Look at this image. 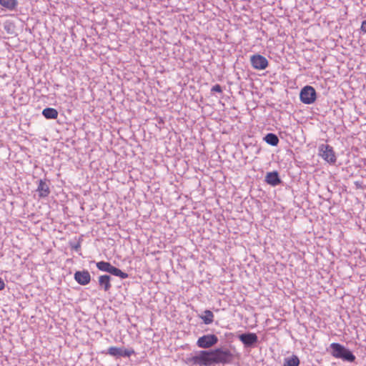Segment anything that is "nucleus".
Here are the masks:
<instances>
[{"label":"nucleus","instance_id":"obj_1","mask_svg":"<svg viewBox=\"0 0 366 366\" xmlns=\"http://www.w3.org/2000/svg\"><path fill=\"white\" fill-rule=\"evenodd\" d=\"M234 355L228 348H216L210 350H200L195 355H190L185 360L187 364L199 366L232 364Z\"/></svg>","mask_w":366,"mask_h":366},{"label":"nucleus","instance_id":"obj_2","mask_svg":"<svg viewBox=\"0 0 366 366\" xmlns=\"http://www.w3.org/2000/svg\"><path fill=\"white\" fill-rule=\"evenodd\" d=\"M331 349L330 354L335 358L342 359L343 361L348 362H355L356 357L352 352L344 345L333 342L330 346Z\"/></svg>","mask_w":366,"mask_h":366},{"label":"nucleus","instance_id":"obj_3","mask_svg":"<svg viewBox=\"0 0 366 366\" xmlns=\"http://www.w3.org/2000/svg\"><path fill=\"white\" fill-rule=\"evenodd\" d=\"M319 154L330 164H335L337 158L332 147L329 144H322L319 147Z\"/></svg>","mask_w":366,"mask_h":366},{"label":"nucleus","instance_id":"obj_4","mask_svg":"<svg viewBox=\"0 0 366 366\" xmlns=\"http://www.w3.org/2000/svg\"><path fill=\"white\" fill-rule=\"evenodd\" d=\"M300 98L305 104H312L316 99V91L311 86H305L300 92Z\"/></svg>","mask_w":366,"mask_h":366},{"label":"nucleus","instance_id":"obj_5","mask_svg":"<svg viewBox=\"0 0 366 366\" xmlns=\"http://www.w3.org/2000/svg\"><path fill=\"white\" fill-rule=\"evenodd\" d=\"M218 342V337L215 335H205L200 337L197 342V345L203 349L210 348Z\"/></svg>","mask_w":366,"mask_h":366},{"label":"nucleus","instance_id":"obj_6","mask_svg":"<svg viewBox=\"0 0 366 366\" xmlns=\"http://www.w3.org/2000/svg\"><path fill=\"white\" fill-rule=\"evenodd\" d=\"M107 354L115 357L116 358H119L121 357H130L131 355H134L135 352L132 348L125 349L124 347H110L108 348Z\"/></svg>","mask_w":366,"mask_h":366},{"label":"nucleus","instance_id":"obj_7","mask_svg":"<svg viewBox=\"0 0 366 366\" xmlns=\"http://www.w3.org/2000/svg\"><path fill=\"white\" fill-rule=\"evenodd\" d=\"M239 340L245 347H253L258 342V337L255 333L247 332L239 335Z\"/></svg>","mask_w":366,"mask_h":366},{"label":"nucleus","instance_id":"obj_8","mask_svg":"<svg viewBox=\"0 0 366 366\" xmlns=\"http://www.w3.org/2000/svg\"><path fill=\"white\" fill-rule=\"evenodd\" d=\"M250 61L252 66L255 69L262 70L266 69L268 66L267 59L260 54L252 55L250 58Z\"/></svg>","mask_w":366,"mask_h":366},{"label":"nucleus","instance_id":"obj_9","mask_svg":"<svg viewBox=\"0 0 366 366\" xmlns=\"http://www.w3.org/2000/svg\"><path fill=\"white\" fill-rule=\"evenodd\" d=\"M49 183V181L46 179L39 180L36 192L39 198H45L49 195L51 191Z\"/></svg>","mask_w":366,"mask_h":366},{"label":"nucleus","instance_id":"obj_10","mask_svg":"<svg viewBox=\"0 0 366 366\" xmlns=\"http://www.w3.org/2000/svg\"><path fill=\"white\" fill-rule=\"evenodd\" d=\"M74 280L81 285H86L91 281V275L87 270L76 271L74 273Z\"/></svg>","mask_w":366,"mask_h":366},{"label":"nucleus","instance_id":"obj_11","mask_svg":"<svg viewBox=\"0 0 366 366\" xmlns=\"http://www.w3.org/2000/svg\"><path fill=\"white\" fill-rule=\"evenodd\" d=\"M265 182L272 186H277L282 182L277 172H268L265 177Z\"/></svg>","mask_w":366,"mask_h":366},{"label":"nucleus","instance_id":"obj_12","mask_svg":"<svg viewBox=\"0 0 366 366\" xmlns=\"http://www.w3.org/2000/svg\"><path fill=\"white\" fill-rule=\"evenodd\" d=\"M110 281H111V277L107 274L101 275L99 277V285L102 288L104 289V290L105 292L109 291L112 287Z\"/></svg>","mask_w":366,"mask_h":366},{"label":"nucleus","instance_id":"obj_13","mask_svg":"<svg viewBox=\"0 0 366 366\" xmlns=\"http://www.w3.org/2000/svg\"><path fill=\"white\" fill-rule=\"evenodd\" d=\"M42 114L47 119H55L58 117V112L54 108L47 107L42 111Z\"/></svg>","mask_w":366,"mask_h":366},{"label":"nucleus","instance_id":"obj_14","mask_svg":"<svg viewBox=\"0 0 366 366\" xmlns=\"http://www.w3.org/2000/svg\"><path fill=\"white\" fill-rule=\"evenodd\" d=\"M300 359L297 355H292L285 358L283 366H299Z\"/></svg>","mask_w":366,"mask_h":366},{"label":"nucleus","instance_id":"obj_15","mask_svg":"<svg viewBox=\"0 0 366 366\" xmlns=\"http://www.w3.org/2000/svg\"><path fill=\"white\" fill-rule=\"evenodd\" d=\"M108 273L117 277H119L122 279H126L128 277L127 273L122 272L119 268H117L112 265L110 266Z\"/></svg>","mask_w":366,"mask_h":366},{"label":"nucleus","instance_id":"obj_16","mask_svg":"<svg viewBox=\"0 0 366 366\" xmlns=\"http://www.w3.org/2000/svg\"><path fill=\"white\" fill-rule=\"evenodd\" d=\"M264 140L271 146H277L279 143L278 137L273 133L267 134L264 137Z\"/></svg>","mask_w":366,"mask_h":366},{"label":"nucleus","instance_id":"obj_17","mask_svg":"<svg viewBox=\"0 0 366 366\" xmlns=\"http://www.w3.org/2000/svg\"><path fill=\"white\" fill-rule=\"evenodd\" d=\"M0 4L9 10H14L16 7L18 2L16 0H0Z\"/></svg>","mask_w":366,"mask_h":366},{"label":"nucleus","instance_id":"obj_18","mask_svg":"<svg viewBox=\"0 0 366 366\" xmlns=\"http://www.w3.org/2000/svg\"><path fill=\"white\" fill-rule=\"evenodd\" d=\"M204 315L201 316V319L203 320L205 325H209L214 321V315L212 311L209 310H206L204 312Z\"/></svg>","mask_w":366,"mask_h":366},{"label":"nucleus","instance_id":"obj_19","mask_svg":"<svg viewBox=\"0 0 366 366\" xmlns=\"http://www.w3.org/2000/svg\"><path fill=\"white\" fill-rule=\"evenodd\" d=\"M111 265L112 264H110V262H104V261H101V262H99L97 263V267L99 270L103 271V272H108L109 269Z\"/></svg>","mask_w":366,"mask_h":366},{"label":"nucleus","instance_id":"obj_20","mask_svg":"<svg viewBox=\"0 0 366 366\" xmlns=\"http://www.w3.org/2000/svg\"><path fill=\"white\" fill-rule=\"evenodd\" d=\"M211 92L222 93V86L219 84H215L214 86H213L212 87Z\"/></svg>","mask_w":366,"mask_h":366},{"label":"nucleus","instance_id":"obj_21","mask_svg":"<svg viewBox=\"0 0 366 366\" xmlns=\"http://www.w3.org/2000/svg\"><path fill=\"white\" fill-rule=\"evenodd\" d=\"M360 29L364 33H366V20L363 21L361 24Z\"/></svg>","mask_w":366,"mask_h":366},{"label":"nucleus","instance_id":"obj_22","mask_svg":"<svg viewBox=\"0 0 366 366\" xmlns=\"http://www.w3.org/2000/svg\"><path fill=\"white\" fill-rule=\"evenodd\" d=\"M5 287V283L4 280L0 277V290H4Z\"/></svg>","mask_w":366,"mask_h":366},{"label":"nucleus","instance_id":"obj_23","mask_svg":"<svg viewBox=\"0 0 366 366\" xmlns=\"http://www.w3.org/2000/svg\"><path fill=\"white\" fill-rule=\"evenodd\" d=\"M79 247H80V244H77L74 247V249H75L76 250H77Z\"/></svg>","mask_w":366,"mask_h":366},{"label":"nucleus","instance_id":"obj_24","mask_svg":"<svg viewBox=\"0 0 366 366\" xmlns=\"http://www.w3.org/2000/svg\"><path fill=\"white\" fill-rule=\"evenodd\" d=\"M355 184H356L357 186H360V184H358V182H355Z\"/></svg>","mask_w":366,"mask_h":366},{"label":"nucleus","instance_id":"obj_25","mask_svg":"<svg viewBox=\"0 0 366 366\" xmlns=\"http://www.w3.org/2000/svg\"><path fill=\"white\" fill-rule=\"evenodd\" d=\"M355 184H356L357 186H360V184H358V182H355Z\"/></svg>","mask_w":366,"mask_h":366}]
</instances>
